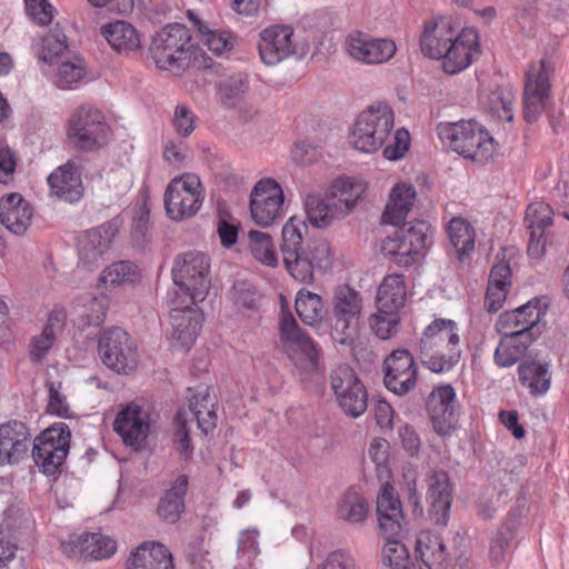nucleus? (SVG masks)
I'll return each instance as SVG.
<instances>
[{
	"mask_svg": "<svg viewBox=\"0 0 569 569\" xmlns=\"http://www.w3.org/2000/svg\"><path fill=\"white\" fill-rule=\"evenodd\" d=\"M460 336L457 323L437 318L423 330L419 341V358L435 373L450 371L460 360Z\"/></svg>",
	"mask_w": 569,
	"mask_h": 569,
	"instance_id": "4",
	"label": "nucleus"
},
{
	"mask_svg": "<svg viewBox=\"0 0 569 569\" xmlns=\"http://www.w3.org/2000/svg\"><path fill=\"white\" fill-rule=\"evenodd\" d=\"M553 72L555 63L549 58L541 59L529 67L523 92V114L527 121H536L545 110L550 96V79Z\"/></svg>",
	"mask_w": 569,
	"mask_h": 569,
	"instance_id": "19",
	"label": "nucleus"
},
{
	"mask_svg": "<svg viewBox=\"0 0 569 569\" xmlns=\"http://www.w3.org/2000/svg\"><path fill=\"white\" fill-rule=\"evenodd\" d=\"M197 117L191 109L184 104L176 107L173 114V127L181 137L190 136L196 129Z\"/></svg>",
	"mask_w": 569,
	"mask_h": 569,
	"instance_id": "61",
	"label": "nucleus"
},
{
	"mask_svg": "<svg viewBox=\"0 0 569 569\" xmlns=\"http://www.w3.org/2000/svg\"><path fill=\"white\" fill-rule=\"evenodd\" d=\"M552 216L553 211L548 203L535 202L527 208L525 223L529 230L547 231L552 224Z\"/></svg>",
	"mask_w": 569,
	"mask_h": 569,
	"instance_id": "59",
	"label": "nucleus"
},
{
	"mask_svg": "<svg viewBox=\"0 0 569 569\" xmlns=\"http://www.w3.org/2000/svg\"><path fill=\"white\" fill-rule=\"evenodd\" d=\"M67 313L62 308H54L48 316L41 332L30 340L29 357L33 362H41L56 343L58 335L64 328Z\"/></svg>",
	"mask_w": 569,
	"mask_h": 569,
	"instance_id": "33",
	"label": "nucleus"
},
{
	"mask_svg": "<svg viewBox=\"0 0 569 569\" xmlns=\"http://www.w3.org/2000/svg\"><path fill=\"white\" fill-rule=\"evenodd\" d=\"M406 277L402 273L386 274L377 289V308L400 311L406 303Z\"/></svg>",
	"mask_w": 569,
	"mask_h": 569,
	"instance_id": "42",
	"label": "nucleus"
},
{
	"mask_svg": "<svg viewBox=\"0 0 569 569\" xmlns=\"http://www.w3.org/2000/svg\"><path fill=\"white\" fill-rule=\"evenodd\" d=\"M309 227L299 217L289 218L281 230L280 252L287 272L302 284H312L315 273L323 272L332 264V252L328 240L323 238L308 242L305 238Z\"/></svg>",
	"mask_w": 569,
	"mask_h": 569,
	"instance_id": "3",
	"label": "nucleus"
},
{
	"mask_svg": "<svg viewBox=\"0 0 569 569\" xmlns=\"http://www.w3.org/2000/svg\"><path fill=\"white\" fill-rule=\"evenodd\" d=\"M259 531L256 528L242 530L238 538L237 569H254L253 561L260 553Z\"/></svg>",
	"mask_w": 569,
	"mask_h": 569,
	"instance_id": "55",
	"label": "nucleus"
},
{
	"mask_svg": "<svg viewBox=\"0 0 569 569\" xmlns=\"http://www.w3.org/2000/svg\"><path fill=\"white\" fill-rule=\"evenodd\" d=\"M70 430L64 422L54 423L34 439L32 458L44 475L59 471L70 448Z\"/></svg>",
	"mask_w": 569,
	"mask_h": 569,
	"instance_id": "17",
	"label": "nucleus"
},
{
	"mask_svg": "<svg viewBox=\"0 0 569 569\" xmlns=\"http://www.w3.org/2000/svg\"><path fill=\"white\" fill-rule=\"evenodd\" d=\"M86 74L84 62L80 59L66 61L59 64L56 74V84L62 89H70L83 79Z\"/></svg>",
	"mask_w": 569,
	"mask_h": 569,
	"instance_id": "58",
	"label": "nucleus"
},
{
	"mask_svg": "<svg viewBox=\"0 0 569 569\" xmlns=\"http://www.w3.org/2000/svg\"><path fill=\"white\" fill-rule=\"evenodd\" d=\"M187 490L188 478L183 475L179 476L159 503L158 513L160 518L169 523H174L179 520L184 509Z\"/></svg>",
	"mask_w": 569,
	"mask_h": 569,
	"instance_id": "45",
	"label": "nucleus"
},
{
	"mask_svg": "<svg viewBox=\"0 0 569 569\" xmlns=\"http://www.w3.org/2000/svg\"><path fill=\"white\" fill-rule=\"evenodd\" d=\"M510 284L511 269L509 264L505 261L496 263L490 271L485 297V307L488 312L495 313L503 307Z\"/></svg>",
	"mask_w": 569,
	"mask_h": 569,
	"instance_id": "41",
	"label": "nucleus"
},
{
	"mask_svg": "<svg viewBox=\"0 0 569 569\" xmlns=\"http://www.w3.org/2000/svg\"><path fill=\"white\" fill-rule=\"evenodd\" d=\"M174 420L177 423L174 441L178 445V451L188 458L192 451V448L190 445L189 429L187 428V423L189 422V419L187 418V411L184 409H180Z\"/></svg>",
	"mask_w": 569,
	"mask_h": 569,
	"instance_id": "62",
	"label": "nucleus"
},
{
	"mask_svg": "<svg viewBox=\"0 0 569 569\" xmlns=\"http://www.w3.org/2000/svg\"><path fill=\"white\" fill-rule=\"evenodd\" d=\"M26 13L38 26L49 24L57 14V9L51 2H24Z\"/></svg>",
	"mask_w": 569,
	"mask_h": 569,
	"instance_id": "60",
	"label": "nucleus"
},
{
	"mask_svg": "<svg viewBox=\"0 0 569 569\" xmlns=\"http://www.w3.org/2000/svg\"><path fill=\"white\" fill-rule=\"evenodd\" d=\"M249 248L259 262L268 267H276L279 262L272 237L262 231L251 230L248 233Z\"/></svg>",
	"mask_w": 569,
	"mask_h": 569,
	"instance_id": "54",
	"label": "nucleus"
},
{
	"mask_svg": "<svg viewBox=\"0 0 569 569\" xmlns=\"http://www.w3.org/2000/svg\"><path fill=\"white\" fill-rule=\"evenodd\" d=\"M118 233L114 221L87 230L78 237L79 266L88 271L98 268Z\"/></svg>",
	"mask_w": 569,
	"mask_h": 569,
	"instance_id": "23",
	"label": "nucleus"
},
{
	"mask_svg": "<svg viewBox=\"0 0 569 569\" xmlns=\"http://www.w3.org/2000/svg\"><path fill=\"white\" fill-rule=\"evenodd\" d=\"M365 191L366 184L361 179L343 176L331 182L327 194L340 209V213L346 216L352 210Z\"/></svg>",
	"mask_w": 569,
	"mask_h": 569,
	"instance_id": "40",
	"label": "nucleus"
},
{
	"mask_svg": "<svg viewBox=\"0 0 569 569\" xmlns=\"http://www.w3.org/2000/svg\"><path fill=\"white\" fill-rule=\"evenodd\" d=\"M416 556L420 569H447V552L442 539L429 531H421L416 541Z\"/></svg>",
	"mask_w": 569,
	"mask_h": 569,
	"instance_id": "39",
	"label": "nucleus"
},
{
	"mask_svg": "<svg viewBox=\"0 0 569 569\" xmlns=\"http://www.w3.org/2000/svg\"><path fill=\"white\" fill-rule=\"evenodd\" d=\"M190 30L181 23H170L151 40L150 56L159 70L178 74L189 68L194 46Z\"/></svg>",
	"mask_w": 569,
	"mask_h": 569,
	"instance_id": "7",
	"label": "nucleus"
},
{
	"mask_svg": "<svg viewBox=\"0 0 569 569\" xmlns=\"http://www.w3.org/2000/svg\"><path fill=\"white\" fill-rule=\"evenodd\" d=\"M139 278L140 272L137 264L130 261H118L103 269L99 282L107 288H116L134 283Z\"/></svg>",
	"mask_w": 569,
	"mask_h": 569,
	"instance_id": "51",
	"label": "nucleus"
},
{
	"mask_svg": "<svg viewBox=\"0 0 569 569\" xmlns=\"http://www.w3.org/2000/svg\"><path fill=\"white\" fill-rule=\"evenodd\" d=\"M369 512V505L363 496L355 488L347 490L337 506V517L348 523L365 522Z\"/></svg>",
	"mask_w": 569,
	"mask_h": 569,
	"instance_id": "49",
	"label": "nucleus"
},
{
	"mask_svg": "<svg viewBox=\"0 0 569 569\" xmlns=\"http://www.w3.org/2000/svg\"><path fill=\"white\" fill-rule=\"evenodd\" d=\"M547 309L548 303L543 298H533L511 311L501 313L495 326L496 331L499 335L536 341L545 330L543 318Z\"/></svg>",
	"mask_w": 569,
	"mask_h": 569,
	"instance_id": "13",
	"label": "nucleus"
},
{
	"mask_svg": "<svg viewBox=\"0 0 569 569\" xmlns=\"http://www.w3.org/2000/svg\"><path fill=\"white\" fill-rule=\"evenodd\" d=\"M428 231L429 226L425 221L403 226L383 240L382 253L396 266L409 268L425 257Z\"/></svg>",
	"mask_w": 569,
	"mask_h": 569,
	"instance_id": "12",
	"label": "nucleus"
},
{
	"mask_svg": "<svg viewBox=\"0 0 569 569\" xmlns=\"http://www.w3.org/2000/svg\"><path fill=\"white\" fill-rule=\"evenodd\" d=\"M98 352L106 367L117 373H129L138 366L137 347L130 336L120 328L102 333Z\"/></svg>",
	"mask_w": 569,
	"mask_h": 569,
	"instance_id": "18",
	"label": "nucleus"
},
{
	"mask_svg": "<svg viewBox=\"0 0 569 569\" xmlns=\"http://www.w3.org/2000/svg\"><path fill=\"white\" fill-rule=\"evenodd\" d=\"M305 210L308 221L316 228L329 227L336 219L345 217L333 201L319 194H308L305 200Z\"/></svg>",
	"mask_w": 569,
	"mask_h": 569,
	"instance_id": "43",
	"label": "nucleus"
},
{
	"mask_svg": "<svg viewBox=\"0 0 569 569\" xmlns=\"http://www.w3.org/2000/svg\"><path fill=\"white\" fill-rule=\"evenodd\" d=\"M362 297L349 286L335 289L331 301L330 335L335 342L352 346L360 331Z\"/></svg>",
	"mask_w": 569,
	"mask_h": 569,
	"instance_id": "11",
	"label": "nucleus"
},
{
	"mask_svg": "<svg viewBox=\"0 0 569 569\" xmlns=\"http://www.w3.org/2000/svg\"><path fill=\"white\" fill-rule=\"evenodd\" d=\"M100 31L109 46L120 54L127 56L141 47L139 32L127 21H111L102 24Z\"/></svg>",
	"mask_w": 569,
	"mask_h": 569,
	"instance_id": "36",
	"label": "nucleus"
},
{
	"mask_svg": "<svg viewBox=\"0 0 569 569\" xmlns=\"http://www.w3.org/2000/svg\"><path fill=\"white\" fill-rule=\"evenodd\" d=\"M210 260L201 251H188L174 260L172 278L181 299L198 303L206 299L210 289Z\"/></svg>",
	"mask_w": 569,
	"mask_h": 569,
	"instance_id": "10",
	"label": "nucleus"
},
{
	"mask_svg": "<svg viewBox=\"0 0 569 569\" xmlns=\"http://www.w3.org/2000/svg\"><path fill=\"white\" fill-rule=\"evenodd\" d=\"M184 410L189 421L196 420L198 428L203 433H209L216 428L218 417L208 386L200 385L196 387L194 393L189 400V407Z\"/></svg>",
	"mask_w": 569,
	"mask_h": 569,
	"instance_id": "37",
	"label": "nucleus"
},
{
	"mask_svg": "<svg viewBox=\"0 0 569 569\" xmlns=\"http://www.w3.org/2000/svg\"><path fill=\"white\" fill-rule=\"evenodd\" d=\"M258 51L266 66H277L286 59H305L310 52V43L296 33L292 26L276 23L259 33Z\"/></svg>",
	"mask_w": 569,
	"mask_h": 569,
	"instance_id": "9",
	"label": "nucleus"
},
{
	"mask_svg": "<svg viewBox=\"0 0 569 569\" xmlns=\"http://www.w3.org/2000/svg\"><path fill=\"white\" fill-rule=\"evenodd\" d=\"M427 501L431 520L438 526H447L452 502V486L446 471L438 470L429 477Z\"/></svg>",
	"mask_w": 569,
	"mask_h": 569,
	"instance_id": "30",
	"label": "nucleus"
},
{
	"mask_svg": "<svg viewBox=\"0 0 569 569\" xmlns=\"http://www.w3.org/2000/svg\"><path fill=\"white\" fill-rule=\"evenodd\" d=\"M515 93L511 88H498L488 97V108L500 120L512 121Z\"/></svg>",
	"mask_w": 569,
	"mask_h": 569,
	"instance_id": "57",
	"label": "nucleus"
},
{
	"mask_svg": "<svg viewBox=\"0 0 569 569\" xmlns=\"http://www.w3.org/2000/svg\"><path fill=\"white\" fill-rule=\"evenodd\" d=\"M67 136L79 150L94 151L111 139V128L104 113L91 103H82L71 113L67 124Z\"/></svg>",
	"mask_w": 569,
	"mask_h": 569,
	"instance_id": "8",
	"label": "nucleus"
},
{
	"mask_svg": "<svg viewBox=\"0 0 569 569\" xmlns=\"http://www.w3.org/2000/svg\"><path fill=\"white\" fill-rule=\"evenodd\" d=\"M522 529V512L519 509L509 511L505 522L492 536L489 557L495 565L505 563L515 551Z\"/></svg>",
	"mask_w": 569,
	"mask_h": 569,
	"instance_id": "29",
	"label": "nucleus"
},
{
	"mask_svg": "<svg viewBox=\"0 0 569 569\" xmlns=\"http://www.w3.org/2000/svg\"><path fill=\"white\" fill-rule=\"evenodd\" d=\"M47 180L51 193L60 200L74 203L83 196L80 167L73 160L58 167Z\"/></svg>",
	"mask_w": 569,
	"mask_h": 569,
	"instance_id": "31",
	"label": "nucleus"
},
{
	"mask_svg": "<svg viewBox=\"0 0 569 569\" xmlns=\"http://www.w3.org/2000/svg\"><path fill=\"white\" fill-rule=\"evenodd\" d=\"M456 407V391L450 385L437 387L430 393L427 410L438 435H450L457 421Z\"/></svg>",
	"mask_w": 569,
	"mask_h": 569,
	"instance_id": "26",
	"label": "nucleus"
},
{
	"mask_svg": "<svg viewBox=\"0 0 569 569\" xmlns=\"http://www.w3.org/2000/svg\"><path fill=\"white\" fill-rule=\"evenodd\" d=\"M355 558L342 550L330 552L318 569H356Z\"/></svg>",
	"mask_w": 569,
	"mask_h": 569,
	"instance_id": "64",
	"label": "nucleus"
},
{
	"mask_svg": "<svg viewBox=\"0 0 569 569\" xmlns=\"http://www.w3.org/2000/svg\"><path fill=\"white\" fill-rule=\"evenodd\" d=\"M500 340L493 352V362L499 368H510L528 351L533 341L520 339L517 336L499 335Z\"/></svg>",
	"mask_w": 569,
	"mask_h": 569,
	"instance_id": "47",
	"label": "nucleus"
},
{
	"mask_svg": "<svg viewBox=\"0 0 569 569\" xmlns=\"http://www.w3.org/2000/svg\"><path fill=\"white\" fill-rule=\"evenodd\" d=\"M33 49L39 60L52 64L57 58L67 51V37L61 30L53 29L38 40L33 44Z\"/></svg>",
	"mask_w": 569,
	"mask_h": 569,
	"instance_id": "52",
	"label": "nucleus"
},
{
	"mask_svg": "<svg viewBox=\"0 0 569 569\" xmlns=\"http://www.w3.org/2000/svg\"><path fill=\"white\" fill-rule=\"evenodd\" d=\"M400 317L397 310H382L377 308V312L370 317V327L375 335L387 340L395 336L399 330Z\"/></svg>",
	"mask_w": 569,
	"mask_h": 569,
	"instance_id": "56",
	"label": "nucleus"
},
{
	"mask_svg": "<svg viewBox=\"0 0 569 569\" xmlns=\"http://www.w3.org/2000/svg\"><path fill=\"white\" fill-rule=\"evenodd\" d=\"M113 428L126 446L139 449L149 436L150 418L140 406L132 402L119 411Z\"/></svg>",
	"mask_w": 569,
	"mask_h": 569,
	"instance_id": "25",
	"label": "nucleus"
},
{
	"mask_svg": "<svg viewBox=\"0 0 569 569\" xmlns=\"http://www.w3.org/2000/svg\"><path fill=\"white\" fill-rule=\"evenodd\" d=\"M204 200V189L200 178L194 173H183L172 179L163 196L168 217L182 221L193 217Z\"/></svg>",
	"mask_w": 569,
	"mask_h": 569,
	"instance_id": "14",
	"label": "nucleus"
},
{
	"mask_svg": "<svg viewBox=\"0 0 569 569\" xmlns=\"http://www.w3.org/2000/svg\"><path fill=\"white\" fill-rule=\"evenodd\" d=\"M450 244L459 261H462L475 250L476 230L461 217H453L447 226Z\"/></svg>",
	"mask_w": 569,
	"mask_h": 569,
	"instance_id": "44",
	"label": "nucleus"
},
{
	"mask_svg": "<svg viewBox=\"0 0 569 569\" xmlns=\"http://www.w3.org/2000/svg\"><path fill=\"white\" fill-rule=\"evenodd\" d=\"M437 134L443 146L477 164L487 163L497 150L492 136L475 120L441 122Z\"/></svg>",
	"mask_w": 569,
	"mask_h": 569,
	"instance_id": "6",
	"label": "nucleus"
},
{
	"mask_svg": "<svg viewBox=\"0 0 569 569\" xmlns=\"http://www.w3.org/2000/svg\"><path fill=\"white\" fill-rule=\"evenodd\" d=\"M110 307V299L107 295L87 296L81 303L74 307V313L79 318V326L100 327Z\"/></svg>",
	"mask_w": 569,
	"mask_h": 569,
	"instance_id": "46",
	"label": "nucleus"
},
{
	"mask_svg": "<svg viewBox=\"0 0 569 569\" xmlns=\"http://www.w3.org/2000/svg\"><path fill=\"white\" fill-rule=\"evenodd\" d=\"M343 50L356 62L376 66L391 60L397 52V46L390 38H377L367 32L355 30L346 36Z\"/></svg>",
	"mask_w": 569,
	"mask_h": 569,
	"instance_id": "21",
	"label": "nucleus"
},
{
	"mask_svg": "<svg viewBox=\"0 0 569 569\" xmlns=\"http://www.w3.org/2000/svg\"><path fill=\"white\" fill-rule=\"evenodd\" d=\"M283 204V189L274 179H260L250 192V216L261 228L271 227L282 217Z\"/></svg>",
	"mask_w": 569,
	"mask_h": 569,
	"instance_id": "20",
	"label": "nucleus"
},
{
	"mask_svg": "<svg viewBox=\"0 0 569 569\" xmlns=\"http://www.w3.org/2000/svg\"><path fill=\"white\" fill-rule=\"evenodd\" d=\"M550 368L551 365L547 360H522L517 368L518 381L531 397H542L551 387Z\"/></svg>",
	"mask_w": 569,
	"mask_h": 569,
	"instance_id": "32",
	"label": "nucleus"
},
{
	"mask_svg": "<svg viewBox=\"0 0 569 569\" xmlns=\"http://www.w3.org/2000/svg\"><path fill=\"white\" fill-rule=\"evenodd\" d=\"M31 432L26 423L11 420L0 425V466L18 463L31 445Z\"/></svg>",
	"mask_w": 569,
	"mask_h": 569,
	"instance_id": "27",
	"label": "nucleus"
},
{
	"mask_svg": "<svg viewBox=\"0 0 569 569\" xmlns=\"http://www.w3.org/2000/svg\"><path fill=\"white\" fill-rule=\"evenodd\" d=\"M131 236L136 241L144 240L148 231L150 210L147 202H139L134 207Z\"/></svg>",
	"mask_w": 569,
	"mask_h": 569,
	"instance_id": "63",
	"label": "nucleus"
},
{
	"mask_svg": "<svg viewBox=\"0 0 569 569\" xmlns=\"http://www.w3.org/2000/svg\"><path fill=\"white\" fill-rule=\"evenodd\" d=\"M331 388L347 416L358 418L365 413L368 406L367 391L349 366H339L332 371Z\"/></svg>",
	"mask_w": 569,
	"mask_h": 569,
	"instance_id": "22",
	"label": "nucleus"
},
{
	"mask_svg": "<svg viewBox=\"0 0 569 569\" xmlns=\"http://www.w3.org/2000/svg\"><path fill=\"white\" fill-rule=\"evenodd\" d=\"M383 383L397 396L410 392L417 383V366L406 349L392 351L383 361Z\"/></svg>",
	"mask_w": 569,
	"mask_h": 569,
	"instance_id": "24",
	"label": "nucleus"
},
{
	"mask_svg": "<svg viewBox=\"0 0 569 569\" xmlns=\"http://www.w3.org/2000/svg\"><path fill=\"white\" fill-rule=\"evenodd\" d=\"M64 555L68 557L80 556L84 559L99 560L109 558L117 550L113 539L99 532L71 536L61 543Z\"/></svg>",
	"mask_w": 569,
	"mask_h": 569,
	"instance_id": "28",
	"label": "nucleus"
},
{
	"mask_svg": "<svg viewBox=\"0 0 569 569\" xmlns=\"http://www.w3.org/2000/svg\"><path fill=\"white\" fill-rule=\"evenodd\" d=\"M419 46L425 57L440 60L443 72L450 76L467 70L481 54L478 30L452 14L426 19Z\"/></svg>",
	"mask_w": 569,
	"mask_h": 569,
	"instance_id": "1",
	"label": "nucleus"
},
{
	"mask_svg": "<svg viewBox=\"0 0 569 569\" xmlns=\"http://www.w3.org/2000/svg\"><path fill=\"white\" fill-rule=\"evenodd\" d=\"M416 200V189L412 184L401 182L396 184L389 194V202L382 213L385 224L402 223L411 211Z\"/></svg>",
	"mask_w": 569,
	"mask_h": 569,
	"instance_id": "38",
	"label": "nucleus"
},
{
	"mask_svg": "<svg viewBox=\"0 0 569 569\" xmlns=\"http://www.w3.org/2000/svg\"><path fill=\"white\" fill-rule=\"evenodd\" d=\"M167 300L171 306V347L174 350L188 351L201 330L203 315L197 303L181 299L178 291H168Z\"/></svg>",
	"mask_w": 569,
	"mask_h": 569,
	"instance_id": "16",
	"label": "nucleus"
},
{
	"mask_svg": "<svg viewBox=\"0 0 569 569\" xmlns=\"http://www.w3.org/2000/svg\"><path fill=\"white\" fill-rule=\"evenodd\" d=\"M249 90L248 76L242 72L223 79L218 87L220 101L228 108L237 107Z\"/></svg>",
	"mask_w": 569,
	"mask_h": 569,
	"instance_id": "53",
	"label": "nucleus"
},
{
	"mask_svg": "<svg viewBox=\"0 0 569 569\" xmlns=\"http://www.w3.org/2000/svg\"><path fill=\"white\" fill-rule=\"evenodd\" d=\"M395 128L392 108L376 101L365 108L355 119L349 134L350 144L362 153H375L383 148L387 160L397 161L405 157L410 147V133L401 128L395 131L391 143L386 144Z\"/></svg>",
	"mask_w": 569,
	"mask_h": 569,
	"instance_id": "2",
	"label": "nucleus"
},
{
	"mask_svg": "<svg viewBox=\"0 0 569 569\" xmlns=\"http://www.w3.org/2000/svg\"><path fill=\"white\" fill-rule=\"evenodd\" d=\"M377 515L380 530L385 536L382 561L392 569H416L410 561L407 547L401 542L402 507L395 488L386 482L377 498Z\"/></svg>",
	"mask_w": 569,
	"mask_h": 569,
	"instance_id": "5",
	"label": "nucleus"
},
{
	"mask_svg": "<svg viewBox=\"0 0 569 569\" xmlns=\"http://www.w3.org/2000/svg\"><path fill=\"white\" fill-rule=\"evenodd\" d=\"M188 13L201 34L202 43L207 46L210 51L217 56H221L233 49L236 37L232 32L211 29L206 22L196 18L192 12L189 11Z\"/></svg>",
	"mask_w": 569,
	"mask_h": 569,
	"instance_id": "50",
	"label": "nucleus"
},
{
	"mask_svg": "<svg viewBox=\"0 0 569 569\" xmlns=\"http://www.w3.org/2000/svg\"><path fill=\"white\" fill-rule=\"evenodd\" d=\"M280 341L295 367L302 373H313L319 367V348L291 315L279 323Z\"/></svg>",
	"mask_w": 569,
	"mask_h": 569,
	"instance_id": "15",
	"label": "nucleus"
},
{
	"mask_svg": "<svg viewBox=\"0 0 569 569\" xmlns=\"http://www.w3.org/2000/svg\"><path fill=\"white\" fill-rule=\"evenodd\" d=\"M127 569H174V565L172 555L164 545L147 541L131 552Z\"/></svg>",
	"mask_w": 569,
	"mask_h": 569,
	"instance_id": "35",
	"label": "nucleus"
},
{
	"mask_svg": "<svg viewBox=\"0 0 569 569\" xmlns=\"http://www.w3.org/2000/svg\"><path fill=\"white\" fill-rule=\"evenodd\" d=\"M32 208L19 193L0 199V222L14 234H23L30 226Z\"/></svg>",
	"mask_w": 569,
	"mask_h": 569,
	"instance_id": "34",
	"label": "nucleus"
},
{
	"mask_svg": "<svg viewBox=\"0 0 569 569\" xmlns=\"http://www.w3.org/2000/svg\"><path fill=\"white\" fill-rule=\"evenodd\" d=\"M295 308L305 325L316 328L322 323L326 311L323 300L319 295L300 289L296 295Z\"/></svg>",
	"mask_w": 569,
	"mask_h": 569,
	"instance_id": "48",
	"label": "nucleus"
}]
</instances>
